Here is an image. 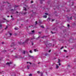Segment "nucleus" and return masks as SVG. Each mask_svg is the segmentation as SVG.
<instances>
[{"label":"nucleus","instance_id":"nucleus-49","mask_svg":"<svg viewBox=\"0 0 76 76\" xmlns=\"http://www.w3.org/2000/svg\"><path fill=\"white\" fill-rule=\"evenodd\" d=\"M4 20H6V19L5 18H4Z\"/></svg>","mask_w":76,"mask_h":76},{"label":"nucleus","instance_id":"nucleus-21","mask_svg":"<svg viewBox=\"0 0 76 76\" xmlns=\"http://www.w3.org/2000/svg\"><path fill=\"white\" fill-rule=\"evenodd\" d=\"M37 73H38V74H39V73H40V72L38 71L37 72Z\"/></svg>","mask_w":76,"mask_h":76},{"label":"nucleus","instance_id":"nucleus-22","mask_svg":"<svg viewBox=\"0 0 76 76\" xmlns=\"http://www.w3.org/2000/svg\"><path fill=\"white\" fill-rule=\"evenodd\" d=\"M34 51H35V52H36V51H38L37 50V49H35L34 50Z\"/></svg>","mask_w":76,"mask_h":76},{"label":"nucleus","instance_id":"nucleus-12","mask_svg":"<svg viewBox=\"0 0 76 76\" xmlns=\"http://www.w3.org/2000/svg\"><path fill=\"white\" fill-rule=\"evenodd\" d=\"M2 26V25L1 24H0V29H1V28H2V27H1Z\"/></svg>","mask_w":76,"mask_h":76},{"label":"nucleus","instance_id":"nucleus-13","mask_svg":"<svg viewBox=\"0 0 76 76\" xmlns=\"http://www.w3.org/2000/svg\"><path fill=\"white\" fill-rule=\"evenodd\" d=\"M24 10H25V11H26V8L24 7Z\"/></svg>","mask_w":76,"mask_h":76},{"label":"nucleus","instance_id":"nucleus-63","mask_svg":"<svg viewBox=\"0 0 76 76\" xmlns=\"http://www.w3.org/2000/svg\"><path fill=\"white\" fill-rule=\"evenodd\" d=\"M13 51H12L11 52H12Z\"/></svg>","mask_w":76,"mask_h":76},{"label":"nucleus","instance_id":"nucleus-52","mask_svg":"<svg viewBox=\"0 0 76 76\" xmlns=\"http://www.w3.org/2000/svg\"><path fill=\"white\" fill-rule=\"evenodd\" d=\"M29 63V62H27V64H28V63Z\"/></svg>","mask_w":76,"mask_h":76},{"label":"nucleus","instance_id":"nucleus-15","mask_svg":"<svg viewBox=\"0 0 76 76\" xmlns=\"http://www.w3.org/2000/svg\"><path fill=\"white\" fill-rule=\"evenodd\" d=\"M42 1H44V0H42L40 1V3L42 4Z\"/></svg>","mask_w":76,"mask_h":76},{"label":"nucleus","instance_id":"nucleus-59","mask_svg":"<svg viewBox=\"0 0 76 76\" xmlns=\"http://www.w3.org/2000/svg\"><path fill=\"white\" fill-rule=\"evenodd\" d=\"M31 39H33L32 38H31Z\"/></svg>","mask_w":76,"mask_h":76},{"label":"nucleus","instance_id":"nucleus-51","mask_svg":"<svg viewBox=\"0 0 76 76\" xmlns=\"http://www.w3.org/2000/svg\"><path fill=\"white\" fill-rule=\"evenodd\" d=\"M66 58H67V57H68V56H66Z\"/></svg>","mask_w":76,"mask_h":76},{"label":"nucleus","instance_id":"nucleus-54","mask_svg":"<svg viewBox=\"0 0 76 76\" xmlns=\"http://www.w3.org/2000/svg\"><path fill=\"white\" fill-rule=\"evenodd\" d=\"M39 63H40V62H39V63H38V64H39Z\"/></svg>","mask_w":76,"mask_h":76},{"label":"nucleus","instance_id":"nucleus-9","mask_svg":"<svg viewBox=\"0 0 76 76\" xmlns=\"http://www.w3.org/2000/svg\"><path fill=\"white\" fill-rule=\"evenodd\" d=\"M27 69H29V67H30V66L28 65L27 66Z\"/></svg>","mask_w":76,"mask_h":76},{"label":"nucleus","instance_id":"nucleus-35","mask_svg":"<svg viewBox=\"0 0 76 76\" xmlns=\"http://www.w3.org/2000/svg\"><path fill=\"white\" fill-rule=\"evenodd\" d=\"M42 75H43L42 73H41V76H42Z\"/></svg>","mask_w":76,"mask_h":76},{"label":"nucleus","instance_id":"nucleus-10","mask_svg":"<svg viewBox=\"0 0 76 76\" xmlns=\"http://www.w3.org/2000/svg\"><path fill=\"white\" fill-rule=\"evenodd\" d=\"M47 15H44L43 16V17L45 18H47Z\"/></svg>","mask_w":76,"mask_h":76},{"label":"nucleus","instance_id":"nucleus-24","mask_svg":"<svg viewBox=\"0 0 76 76\" xmlns=\"http://www.w3.org/2000/svg\"><path fill=\"white\" fill-rule=\"evenodd\" d=\"M63 48H64V47L62 46V47L60 49L61 50V49H63Z\"/></svg>","mask_w":76,"mask_h":76},{"label":"nucleus","instance_id":"nucleus-32","mask_svg":"<svg viewBox=\"0 0 76 76\" xmlns=\"http://www.w3.org/2000/svg\"><path fill=\"white\" fill-rule=\"evenodd\" d=\"M67 12H70V10H67Z\"/></svg>","mask_w":76,"mask_h":76},{"label":"nucleus","instance_id":"nucleus-14","mask_svg":"<svg viewBox=\"0 0 76 76\" xmlns=\"http://www.w3.org/2000/svg\"><path fill=\"white\" fill-rule=\"evenodd\" d=\"M9 34L10 35V36H12V34L10 33H9V31L8 32Z\"/></svg>","mask_w":76,"mask_h":76},{"label":"nucleus","instance_id":"nucleus-37","mask_svg":"<svg viewBox=\"0 0 76 76\" xmlns=\"http://www.w3.org/2000/svg\"><path fill=\"white\" fill-rule=\"evenodd\" d=\"M58 65H59V66H60V65H61V64H60V63H59Z\"/></svg>","mask_w":76,"mask_h":76},{"label":"nucleus","instance_id":"nucleus-19","mask_svg":"<svg viewBox=\"0 0 76 76\" xmlns=\"http://www.w3.org/2000/svg\"><path fill=\"white\" fill-rule=\"evenodd\" d=\"M48 20H51V18H48Z\"/></svg>","mask_w":76,"mask_h":76},{"label":"nucleus","instance_id":"nucleus-43","mask_svg":"<svg viewBox=\"0 0 76 76\" xmlns=\"http://www.w3.org/2000/svg\"><path fill=\"white\" fill-rule=\"evenodd\" d=\"M69 24H68V26L69 27Z\"/></svg>","mask_w":76,"mask_h":76},{"label":"nucleus","instance_id":"nucleus-6","mask_svg":"<svg viewBox=\"0 0 76 76\" xmlns=\"http://www.w3.org/2000/svg\"><path fill=\"white\" fill-rule=\"evenodd\" d=\"M46 46H47V47H49H49H50V46H51V44H50L48 45H46Z\"/></svg>","mask_w":76,"mask_h":76},{"label":"nucleus","instance_id":"nucleus-53","mask_svg":"<svg viewBox=\"0 0 76 76\" xmlns=\"http://www.w3.org/2000/svg\"><path fill=\"white\" fill-rule=\"evenodd\" d=\"M73 4H72V6L73 5V2L72 3Z\"/></svg>","mask_w":76,"mask_h":76},{"label":"nucleus","instance_id":"nucleus-34","mask_svg":"<svg viewBox=\"0 0 76 76\" xmlns=\"http://www.w3.org/2000/svg\"><path fill=\"white\" fill-rule=\"evenodd\" d=\"M54 20H55L54 19V20L52 19V22H53V21H54Z\"/></svg>","mask_w":76,"mask_h":76},{"label":"nucleus","instance_id":"nucleus-40","mask_svg":"<svg viewBox=\"0 0 76 76\" xmlns=\"http://www.w3.org/2000/svg\"><path fill=\"white\" fill-rule=\"evenodd\" d=\"M29 63L30 64H32V63L30 62H29Z\"/></svg>","mask_w":76,"mask_h":76},{"label":"nucleus","instance_id":"nucleus-18","mask_svg":"<svg viewBox=\"0 0 76 76\" xmlns=\"http://www.w3.org/2000/svg\"><path fill=\"white\" fill-rule=\"evenodd\" d=\"M40 27H41V28H44V26H40Z\"/></svg>","mask_w":76,"mask_h":76},{"label":"nucleus","instance_id":"nucleus-57","mask_svg":"<svg viewBox=\"0 0 76 76\" xmlns=\"http://www.w3.org/2000/svg\"><path fill=\"white\" fill-rule=\"evenodd\" d=\"M53 29H55V28H54Z\"/></svg>","mask_w":76,"mask_h":76},{"label":"nucleus","instance_id":"nucleus-42","mask_svg":"<svg viewBox=\"0 0 76 76\" xmlns=\"http://www.w3.org/2000/svg\"><path fill=\"white\" fill-rule=\"evenodd\" d=\"M45 14L46 15H48V13H45Z\"/></svg>","mask_w":76,"mask_h":76},{"label":"nucleus","instance_id":"nucleus-11","mask_svg":"<svg viewBox=\"0 0 76 76\" xmlns=\"http://www.w3.org/2000/svg\"><path fill=\"white\" fill-rule=\"evenodd\" d=\"M18 44H20V45H22V42H18Z\"/></svg>","mask_w":76,"mask_h":76},{"label":"nucleus","instance_id":"nucleus-55","mask_svg":"<svg viewBox=\"0 0 76 76\" xmlns=\"http://www.w3.org/2000/svg\"><path fill=\"white\" fill-rule=\"evenodd\" d=\"M54 45H53V47H54Z\"/></svg>","mask_w":76,"mask_h":76},{"label":"nucleus","instance_id":"nucleus-20","mask_svg":"<svg viewBox=\"0 0 76 76\" xmlns=\"http://www.w3.org/2000/svg\"><path fill=\"white\" fill-rule=\"evenodd\" d=\"M14 29H15V30H18V28L15 27V28Z\"/></svg>","mask_w":76,"mask_h":76},{"label":"nucleus","instance_id":"nucleus-58","mask_svg":"<svg viewBox=\"0 0 76 76\" xmlns=\"http://www.w3.org/2000/svg\"><path fill=\"white\" fill-rule=\"evenodd\" d=\"M65 48H67V47L65 46Z\"/></svg>","mask_w":76,"mask_h":76},{"label":"nucleus","instance_id":"nucleus-5","mask_svg":"<svg viewBox=\"0 0 76 76\" xmlns=\"http://www.w3.org/2000/svg\"><path fill=\"white\" fill-rule=\"evenodd\" d=\"M25 53H28V52H27V51H25V50H24L23 51V53L24 54H25Z\"/></svg>","mask_w":76,"mask_h":76},{"label":"nucleus","instance_id":"nucleus-8","mask_svg":"<svg viewBox=\"0 0 76 76\" xmlns=\"http://www.w3.org/2000/svg\"><path fill=\"white\" fill-rule=\"evenodd\" d=\"M13 45H14V42H13L12 43V45H11V47H12Z\"/></svg>","mask_w":76,"mask_h":76},{"label":"nucleus","instance_id":"nucleus-45","mask_svg":"<svg viewBox=\"0 0 76 76\" xmlns=\"http://www.w3.org/2000/svg\"><path fill=\"white\" fill-rule=\"evenodd\" d=\"M16 13H18V11H16Z\"/></svg>","mask_w":76,"mask_h":76},{"label":"nucleus","instance_id":"nucleus-3","mask_svg":"<svg viewBox=\"0 0 76 76\" xmlns=\"http://www.w3.org/2000/svg\"><path fill=\"white\" fill-rule=\"evenodd\" d=\"M31 32H32V33H29V34H34V32H35V31H34V30L31 31Z\"/></svg>","mask_w":76,"mask_h":76},{"label":"nucleus","instance_id":"nucleus-4","mask_svg":"<svg viewBox=\"0 0 76 76\" xmlns=\"http://www.w3.org/2000/svg\"><path fill=\"white\" fill-rule=\"evenodd\" d=\"M28 57H30L32 59H34V56H31V55H29Z\"/></svg>","mask_w":76,"mask_h":76},{"label":"nucleus","instance_id":"nucleus-56","mask_svg":"<svg viewBox=\"0 0 76 76\" xmlns=\"http://www.w3.org/2000/svg\"><path fill=\"white\" fill-rule=\"evenodd\" d=\"M34 64V65H35V64Z\"/></svg>","mask_w":76,"mask_h":76},{"label":"nucleus","instance_id":"nucleus-39","mask_svg":"<svg viewBox=\"0 0 76 76\" xmlns=\"http://www.w3.org/2000/svg\"><path fill=\"white\" fill-rule=\"evenodd\" d=\"M50 52H51V50H50L49 51V53H50Z\"/></svg>","mask_w":76,"mask_h":76},{"label":"nucleus","instance_id":"nucleus-50","mask_svg":"<svg viewBox=\"0 0 76 76\" xmlns=\"http://www.w3.org/2000/svg\"><path fill=\"white\" fill-rule=\"evenodd\" d=\"M7 17L8 18H9V16H7Z\"/></svg>","mask_w":76,"mask_h":76},{"label":"nucleus","instance_id":"nucleus-16","mask_svg":"<svg viewBox=\"0 0 76 76\" xmlns=\"http://www.w3.org/2000/svg\"><path fill=\"white\" fill-rule=\"evenodd\" d=\"M58 63H60V59L58 60Z\"/></svg>","mask_w":76,"mask_h":76},{"label":"nucleus","instance_id":"nucleus-60","mask_svg":"<svg viewBox=\"0 0 76 76\" xmlns=\"http://www.w3.org/2000/svg\"><path fill=\"white\" fill-rule=\"evenodd\" d=\"M15 57L16 58H17V57H16V56H15Z\"/></svg>","mask_w":76,"mask_h":76},{"label":"nucleus","instance_id":"nucleus-30","mask_svg":"<svg viewBox=\"0 0 76 76\" xmlns=\"http://www.w3.org/2000/svg\"><path fill=\"white\" fill-rule=\"evenodd\" d=\"M51 33H52V34H55V33H56V32L53 33V32H52V31H51Z\"/></svg>","mask_w":76,"mask_h":76},{"label":"nucleus","instance_id":"nucleus-26","mask_svg":"<svg viewBox=\"0 0 76 76\" xmlns=\"http://www.w3.org/2000/svg\"><path fill=\"white\" fill-rule=\"evenodd\" d=\"M29 52L30 53H32V50H30Z\"/></svg>","mask_w":76,"mask_h":76},{"label":"nucleus","instance_id":"nucleus-48","mask_svg":"<svg viewBox=\"0 0 76 76\" xmlns=\"http://www.w3.org/2000/svg\"><path fill=\"white\" fill-rule=\"evenodd\" d=\"M20 58H22V57H21V56H20Z\"/></svg>","mask_w":76,"mask_h":76},{"label":"nucleus","instance_id":"nucleus-47","mask_svg":"<svg viewBox=\"0 0 76 76\" xmlns=\"http://www.w3.org/2000/svg\"><path fill=\"white\" fill-rule=\"evenodd\" d=\"M26 12L24 13V15H25V14H26Z\"/></svg>","mask_w":76,"mask_h":76},{"label":"nucleus","instance_id":"nucleus-28","mask_svg":"<svg viewBox=\"0 0 76 76\" xmlns=\"http://www.w3.org/2000/svg\"><path fill=\"white\" fill-rule=\"evenodd\" d=\"M47 55H48V53H46V54H45V56H47Z\"/></svg>","mask_w":76,"mask_h":76},{"label":"nucleus","instance_id":"nucleus-62","mask_svg":"<svg viewBox=\"0 0 76 76\" xmlns=\"http://www.w3.org/2000/svg\"><path fill=\"white\" fill-rule=\"evenodd\" d=\"M15 76V75L14 76Z\"/></svg>","mask_w":76,"mask_h":76},{"label":"nucleus","instance_id":"nucleus-1","mask_svg":"<svg viewBox=\"0 0 76 76\" xmlns=\"http://www.w3.org/2000/svg\"><path fill=\"white\" fill-rule=\"evenodd\" d=\"M19 6H16L15 5L14 7V9H11V12H14V11H16V10H17V9H16V8L18 7Z\"/></svg>","mask_w":76,"mask_h":76},{"label":"nucleus","instance_id":"nucleus-7","mask_svg":"<svg viewBox=\"0 0 76 76\" xmlns=\"http://www.w3.org/2000/svg\"><path fill=\"white\" fill-rule=\"evenodd\" d=\"M11 63H12L11 62H10V63L7 62L6 64V65H10V64H11Z\"/></svg>","mask_w":76,"mask_h":76},{"label":"nucleus","instance_id":"nucleus-36","mask_svg":"<svg viewBox=\"0 0 76 76\" xmlns=\"http://www.w3.org/2000/svg\"><path fill=\"white\" fill-rule=\"evenodd\" d=\"M38 33H39L40 34H41V32H39Z\"/></svg>","mask_w":76,"mask_h":76},{"label":"nucleus","instance_id":"nucleus-23","mask_svg":"<svg viewBox=\"0 0 76 76\" xmlns=\"http://www.w3.org/2000/svg\"><path fill=\"white\" fill-rule=\"evenodd\" d=\"M72 16L70 18V20H72Z\"/></svg>","mask_w":76,"mask_h":76},{"label":"nucleus","instance_id":"nucleus-41","mask_svg":"<svg viewBox=\"0 0 76 76\" xmlns=\"http://www.w3.org/2000/svg\"><path fill=\"white\" fill-rule=\"evenodd\" d=\"M34 2L33 1H31V3H33Z\"/></svg>","mask_w":76,"mask_h":76},{"label":"nucleus","instance_id":"nucleus-25","mask_svg":"<svg viewBox=\"0 0 76 76\" xmlns=\"http://www.w3.org/2000/svg\"><path fill=\"white\" fill-rule=\"evenodd\" d=\"M64 52H67V50H64Z\"/></svg>","mask_w":76,"mask_h":76},{"label":"nucleus","instance_id":"nucleus-27","mask_svg":"<svg viewBox=\"0 0 76 76\" xmlns=\"http://www.w3.org/2000/svg\"><path fill=\"white\" fill-rule=\"evenodd\" d=\"M37 21H36L35 22V25H37Z\"/></svg>","mask_w":76,"mask_h":76},{"label":"nucleus","instance_id":"nucleus-31","mask_svg":"<svg viewBox=\"0 0 76 76\" xmlns=\"http://www.w3.org/2000/svg\"><path fill=\"white\" fill-rule=\"evenodd\" d=\"M8 27H7V26L6 27V28H5V29H7V28Z\"/></svg>","mask_w":76,"mask_h":76},{"label":"nucleus","instance_id":"nucleus-29","mask_svg":"<svg viewBox=\"0 0 76 76\" xmlns=\"http://www.w3.org/2000/svg\"><path fill=\"white\" fill-rule=\"evenodd\" d=\"M29 76H32V74H30L29 75Z\"/></svg>","mask_w":76,"mask_h":76},{"label":"nucleus","instance_id":"nucleus-61","mask_svg":"<svg viewBox=\"0 0 76 76\" xmlns=\"http://www.w3.org/2000/svg\"><path fill=\"white\" fill-rule=\"evenodd\" d=\"M43 37H42V38H43Z\"/></svg>","mask_w":76,"mask_h":76},{"label":"nucleus","instance_id":"nucleus-46","mask_svg":"<svg viewBox=\"0 0 76 76\" xmlns=\"http://www.w3.org/2000/svg\"><path fill=\"white\" fill-rule=\"evenodd\" d=\"M11 18H12L13 17V16L12 15H11Z\"/></svg>","mask_w":76,"mask_h":76},{"label":"nucleus","instance_id":"nucleus-33","mask_svg":"<svg viewBox=\"0 0 76 76\" xmlns=\"http://www.w3.org/2000/svg\"><path fill=\"white\" fill-rule=\"evenodd\" d=\"M12 20H14V18H13L12 19Z\"/></svg>","mask_w":76,"mask_h":76},{"label":"nucleus","instance_id":"nucleus-44","mask_svg":"<svg viewBox=\"0 0 76 76\" xmlns=\"http://www.w3.org/2000/svg\"><path fill=\"white\" fill-rule=\"evenodd\" d=\"M32 45H34V43H33L32 42Z\"/></svg>","mask_w":76,"mask_h":76},{"label":"nucleus","instance_id":"nucleus-2","mask_svg":"<svg viewBox=\"0 0 76 76\" xmlns=\"http://www.w3.org/2000/svg\"><path fill=\"white\" fill-rule=\"evenodd\" d=\"M29 39H27L26 40L25 42L23 43L22 44H24H24L25 43V42L26 43H28V41H29Z\"/></svg>","mask_w":76,"mask_h":76},{"label":"nucleus","instance_id":"nucleus-38","mask_svg":"<svg viewBox=\"0 0 76 76\" xmlns=\"http://www.w3.org/2000/svg\"><path fill=\"white\" fill-rule=\"evenodd\" d=\"M1 43L2 44H4V42H2Z\"/></svg>","mask_w":76,"mask_h":76},{"label":"nucleus","instance_id":"nucleus-64","mask_svg":"<svg viewBox=\"0 0 76 76\" xmlns=\"http://www.w3.org/2000/svg\"><path fill=\"white\" fill-rule=\"evenodd\" d=\"M45 44H46V43H45Z\"/></svg>","mask_w":76,"mask_h":76},{"label":"nucleus","instance_id":"nucleus-17","mask_svg":"<svg viewBox=\"0 0 76 76\" xmlns=\"http://www.w3.org/2000/svg\"><path fill=\"white\" fill-rule=\"evenodd\" d=\"M56 69H58V68L59 67L58 66V65H56Z\"/></svg>","mask_w":76,"mask_h":76}]
</instances>
